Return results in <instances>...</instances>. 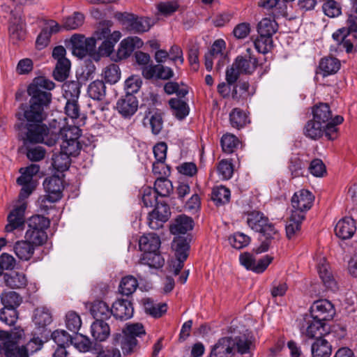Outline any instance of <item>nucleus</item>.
<instances>
[{
    "mask_svg": "<svg viewBox=\"0 0 357 357\" xmlns=\"http://www.w3.org/2000/svg\"><path fill=\"white\" fill-rule=\"evenodd\" d=\"M50 224V220L43 215H36L31 217L28 220L25 238L33 245L44 244L47 239L46 229Z\"/></svg>",
    "mask_w": 357,
    "mask_h": 357,
    "instance_id": "423d86ee",
    "label": "nucleus"
},
{
    "mask_svg": "<svg viewBox=\"0 0 357 357\" xmlns=\"http://www.w3.org/2000/svg\"><path fill=\"white\" fill-rule=\"evenodd\" d=\"M172 248L175 250L176 259L186 260L190 249L189 242L186 238L181 236L175 238L172 243Z\"/></svg>",
    "mask_w": 357,
    "mask_h": 357,
    "instance_id": "72a5a7b5",
    "label": "nucleus"
},
{
    "mask_svg": "<svg viewBox=\"0 0 357 357\" xmlns=\"http://www.w3.org/2000/svg\"><path fill=\"white\" fill-rule=\"evenodd\" d=\"M43 186L47 195L40 199V208L46 210L47 207L45 204L47 201L54 203L61 199L63 186L61 179L55 176L46 178L43 181Z\"/></svg>",
    "mask_w": 357,
    "mask_h": 357,
    "instance_id": "0eeeda50",
    "label": "nucleus"
},
{
    "mask_svg": "<svg viewBox=\"0 0 357 357\" xmlns=\"http://www.w3.org/2000/svg\"><path fill=\"white\" fill-rule=\"evenodd\" d=\"M24 25L19 20L11 22L9 26V33L10 40L13 43L22 40L25 37Z\"/></svg>",
    "mask_w": 357,
    "mask_h": 357,
    "instance_id": "864d4df0",
    "label": "nucleus"
},
{
    "mask_svg": "<svg viewBox=\"0 0 357 357\" xmlns=\"http://www.w3.org/2000/svg\"><path fill=\"white\" fill-rule=\"evenodd\" d=\"M105 320L96 319L91 324V335L96 340L105 341L110 334L109 324L105 322Z\"/></svg>",
    "mask_w": 357,
    "mask_h": 357,
    "instance_id": "bb28decb",
    "label": "nucleus"
},
{
    "mask_svg": "<svg viewBox=\"0 0 357 357\" xmlns=\"http://www.w3.org/2000/svg\"><path fill=\"white\" fill-rule=\"evenodd\" d=\"M33 321L38 328H44L46 326L50 324L52 321V317L50 310L45 307L36 309Z\"/></svg>",
    "mask_w": 357,
    "mask_h": 357,
    "instance_id": "58836bf2",
    "label": "nucleus"
},
{
    "mask_svg": "<svg viewBox=\"0 0 357 357\" xmlns=\"http://www.w3.org/2000/svg\"><path fill=\"white\" fill-rule=\"evenodd\" d=\"M54 83L45 77H36L27 89L31 97L29 105L22 104L16 114L20 121H26V132L23 137L24 145L43 143L54 146L59 139L55 133H50V128L43 122L47 118L45 109L52 100L51 93L47 91L54 88Z\"/></svg>",
    "mask_w": 357,
    "mask_h": 357,
    "instance_id": "f257e3e1",
    "label": "nucleus"
},
{
    "mask_svg": "<svg viewBox=\"0 0 357 357\" xmlns=\"http://www.w3.org/2000/svg\"><path fill=\"white\" fill-rule=\"evenodd\" d=\"M62 141L78 140L81 136V130L77 126L64 127L60 130Z\"/></svg>",
    "mask_w": 357,
    "mask_h": 357,
    "instance_id": "0e129e2a",
    "label": "nucleus"
},
{
    "mask_svg": "<svg viewBox=\"0 0 357 357\" xmlns=\"http://www.w3.org/2000/svg\"><path fill=\"white\" fill-rule=\"evenodd\" d=\"M81 148L78 140L62 141L60 144V150L70 157L77 155Z\"/></svg>",
    "mask_w": 357,
    "mask_h": 357,
    "instance_id": "bf43d9fd",
    "label": "nucleus"
},
{
    "mask_svg": "<svg viewBox=\"0 0 357 357\" xmlns=\"http://www.w3.org/2000/svg\"><path fill=\"white\" fill-rule=\"evenodd\" d=\"M160 237L155 233L144 234L139 240V247L143 253L158 251L160 247Z\"/></svg>",
    "mask_w": 357,
    "mask_h": 357,
    "instance_id": "aec40b11",
    "label": "nucleus"
},
{
    "mask_svg": "<svg viewBox=\"0 0 357 357\" xmlns=\"http://www.w3.org/2000/svg\"><path fill=\"white\" fill-rule=\"evenodd\" d=\"M139 263L143 265H147L149 267L159 268L165 264V259L158 251H151L146 253H142Z\"/></svg>",
    "mask_w": 357,
    "mask_h": 357,
    "instance_id": "7c9ffc66",
    "label": "nucleus"
},
{
    "mask_svg": "<svg viewBox=\"0 0 357 357\" xmlns=\"http://www.w3.org/2000/svg\"><path fill=\"white\" fill-rule=\"evenodd\" d=\"M322 8L325 15L330 17H337L341 14V7L334 0L326 1L323 4Z\"/></svg>",
    "mask_w": 357,
    "mask_h": 357,
    "instance_id": "774afa93",
    "label": "nucleus"
},
{
    "mask_svg": "<svg viewBox=\"0 0 357 357\" xmlns=\"http://www.w3.org/2000/svg\"><path fill=\"white\" fill-rule=\"evenodd\" d=\"M229 340H231V344H233L234 352L236 349L241 354L250 352L252 343L246 336H238L234 338L229 337Z\"/></svg>",
    "mask_w": 357,
    "mask_h": 357,
    "instance_id": "a19ab883",
    "label": "nucleus"
},
{
    "mask_svg": "<svg viewBox=\"0 0 357 357\" xmlns=\"http://www.w3.org/2000/svg\"><path fill=\"white\" fill-rule=\"evenodd\" d=\"M34 250V245L26 239L17 241L13 247L15 254L23 261H29L33 255Z\"/></svg>",
    "mask_w": 357,
    "mask_h": 357,
    "instance_id": "393cba45",
    "label": "nucleus"
},
{
    "mask_svg": "<svg viewBox=\"0 0 357 357\" xmlns=\"http://www.w3.org/2000/svg\"><path fill=\"white\" fill-rule=\"evenodd\" d=\"M234 354L229 337H224L213 346L209 357H231Z\"/></svg>",
    "mask_w": 357,
    "mask_h": 357,
    "instance_id": "a211bd4d",
    "label": "nucleus"
},
{
    "mask_svg": "<svg viewBox=\"0 0 357 357\" xmlns=\"http://www.w3.org/2000/svg\"><path fill=\"white\" fill-rule=\"evenodd\" d=\"M307 324L305 334L310 338H319L328 333V328L324 320L313 319L312 315L305 319Z\"/></svg>",
    "mask_w": 357,
    "mask_h": 357,
    "instance_id": "f8f14e48",
    "label": "nucleus"
},
{
    "mask_svg": "<svg viewBox=\"0 0 357 357\" xmlns=\"http://www.w3.org/2000/svg\"><path fill=\"white\" fill-rule=\"evenodd\" d=\"M259 65L257 58L253 51L248 47L245 52L236 56L232 65L226 70V81L229 84H234L241 74L252 75Z\"/></svg>",
    "mask_w": 357,
    "mask_h": 357,
    "instance_id": "7ed1b4c3",
    "label": "nucleus"
},
{
    "mask_svg": "<svg viewBox=\"0 0 357 357\" xmlns=\"http://www.w3.org/2000/svg\"><path fill=\"white\" fill-rule=\"evenodd\" d=\"M51 337L59 347H66L73 343V337L64 330L54 331Z\"/></svg>",
    "mask_w": 357,
    "mask_h": 357,
    "instance_id": "4d7b16f0",
    "label": "nucleus"
},
{
    "mask_svg": "<svg viewBox=\"0 0 357 357\" xmlns=\"http://www.w3.org/2000/svg\"><path fill=\"white\" fill-rule=\"evenodd\" d=\"M169 105L176 117L182 120L189 114V107L185 101L178 98H172L169 100Z\"/></svg>",
    "mask_w": 357,
    "mask_h": 357,
    "instance_id": "473e14b6",
    "label": "nucleus"
},
{
    "mask_svg": "<svg viewBox=\"0 0 357 357\" xmlns=\"http://www.w3.org/2000/svg\"><path fill=\"white\" fill-rule=\"evenodd\" d=\"M159 195L153 188L146 187L143 189L142 201L145 207H152L158 203L157 202Z\"/></svg>",
    "mask_w": 357,
    "mask_h": 357,
    "instance_id": "e2e57ef3",
    "label": "nucleus"
},
{
    "mask_svg": "<svg viewBox=\"0 0 357 357\" xmlns=\"http://www.w3.org/2000/svg\"><path fill=\"white\" fill-rule=\"evenodd\" d=\"M229 121L232 127L240 129L248 122L246 114L239 108H234L229 114Z\"/></svg>",
    "mask_w": 357,
    "mask_h": 357,
    "instance_id": "603ef678",
    "label": "nucleus"
},
{
    "mask_svg": "<svg viewBox=\"0 0 357 357\" xmlns=\"http://www.w3.org/2000/svg\"><path fill=\"white\" fill-rule=\"evenodd\" d=\"M5 284L10 289L24 288L27 284V279L23 273L13 272L3 274Z\"/></svg>",
    "mask_w": 357,
    "mask_h": 357,
    "instance_id": "b1692460",
    "label": "nucleus"
},
{
    "mask_svg": "<svg viewBox=\"0 0 357 357\" xmlns=\"http://www.w3.org/2000/svg\"><path fill=\"white\" fill-rule=\"evenodd\" d=\"M305 218L303 213L292 211L286 225V234L288 238H292L301 229V225Z\"/></svg>",
    "mask_w": 357,
    "mask_h": 357,
    "instance_id": "c85d7f7f",
    "label": "nucleus"
},
{
    "mask_svg": "<svg viewBox=\"0 0 357 357\" xmlns=\"http://www.w3.org/2000/svg\"><path fill=\"white\" fill-rule=\"evenodd\" d=\"M89 96L95 100H102L106 96V86L101 80H95L88 86Z\"/></svg>",
    "mask_w": 357,
    "mask_h": 357,
    "instance_id": "f704fd0d",
    "label": "nucleus"
},
{
    "mask_svg": "<svg viewBox=\"0 0 357 357\" xmlns=\"http://www.w3.org/2000/svg\"><path fill=\"white\" fill-rule=\"evenodd\" d=\"M312 357H330L332 353V346L324 336L314 340L311 346Z\"/></svg>",
    "mask_w": 357,
    "mask_h": 357,
    "instance_id": "5701e85b",
    "label": "nucleus"
},
{
    "mask_svg": "<svg viewBox=\"0 0 357 357\" xmlns=\"http://www.w3.org/2000/svg\"><path fill=\"white\" fill-rule=\"evenodd\" d=\"M138 287L137 279L132 275H127L121 279L119 284V291L125 296L132 295Z\"/></svg>",
    "mask_w": 357,
    "mask_h": 357,
    "instance_id": "c03bdc74",
    "label": "nucleus"
},
{
    "mask_svg": "<svg viewBox=\"0 0 357 357\" xmlns=\"http://www.w3.org/2000/svg\"><path fill=\"white\" fill-rule=\"evenodd\" d=\"M112 312L116 319L127 320L133 315L134 308L130 301L126 299H118L112 305Z\"/></svg>",
    "mask_w": 357,
    "mask_h": 357,
    "instance_id": "2eb2a0df",
    "label": "nucleus"
},
{
    "mask_svg": "<svg viewBox=\"0 0 357 357\" xmlns=\"http://www.w3.org/2000/svg\"><path fill=\"white\" fill-rule=\"evenodd\" d=\"M247 224L251 229L261 234L259 237L261 244L255 249V252L260 254L268 251L271 240L278 236V231L275 225L263 213L257 211H252L248 213Z\"/></svg>",
    "mask_w": 357,
    "mask_h": 357,
    "instance_id": "f03ea898",
    "label": "nucleus"
},
{
    "mask_svg": "<svg viewBox=\"0 0 357 357\" xmlns=\"http://www.w3.org/2000/svg\"><path fill=\"white\" fill-rule=\"evenodd\" d=\"M340 68V61L334 57H326L319 63V69L324 76L336 73Z\"/></svg>",
    "mask_w": 357,
    "mask_h": 357,
    "instance_id": "c9c22d12",
    "label": "nucleus"
},
{
    "mask_svg": "<svg viewBox=\"0 0 357 357\" xmlns=\"http://www.w3.org/2000/svg\"><path fill=\"white\" fill-rule=\"evenodd\" d=\"M16 307H3L0 310V320L8 326L16 323L18 316Z\"/></svg>",
    "mask_w": 357,
    "mask_h": 357,
    "instance_id": "052dcab7",
    "label": "nucleus"
},
{
    "mask_svg": "<svg viewBox=\"0 0 357 357\" xmlns=\"http://www.w3.org/2000/svg\"><path fill=\"white\" fill-rule=\"evenodd\" d=\"M91 313L95 319L107 320L112 314V308L102 301H95L91 308Z\"/></svg>",
    "mask_w": 357,
    "mask_h": 357,
    "instance_id": "c756f323",
    "label": "nucleus"
},
{
    "mask_svg": "<svg viewBox=\"0 0 357 357\" xmlns=\"http://www.w3.org/2000/svg\"><path fill=\"white\" fill-rule=\"evenodd\" d=\"M155 206V208L149 213L147 222L151 229H158L169 220L171 211L169 205L163 202H158Z\"/></svg>",
    "mask_w": 357,
    "mask_h": 357,
    "instance_id": "1a4fd4ad",
    "label": "nucleus"
},
{
    "mask_svg": "<svg viewBox=\"0 0 357 357\" xmlns=\"http://www.w3.org/2000/svg\"><path fill=\"white\" fill-rule=\"evenodd\" d=\"M121 37L120 31H115L112 33L109 38L103 40L102 44L99 47V51L102 54L109 55L114 50L115 44Z\"/></svg>",
    "mask_w": 357,
    "mask_h": 357,
    "instance_id": "09e8293b",
    "label": "nucleus"
},
{
    "mask_svg": "<svg viewBox=\"0 0 357 357\" xmlns=\"http://www.w3.org/2000/svg\"><path fill=\"white\" fill-rule=\"evenodd\" d=\"M70 69V62L68 59L58 61L53 72L55 79L59 82L64 81L68 77Z\"/></svg>",
    "mask_w": 357,
    "mask_h": 357,
    "instance_id": "8fccbe9b",
    "label": "nucleus"
},
{
    "mask_svg": "<svg viewBox=\"0 0 357 357\" xmlns=\"http://www.w3.org/2000/svg\"><path fill=\"white\" fill-rule=\"evenodd\" d=\"M16 259L10 254L3 252L0 255V271L3 275V271H12L16 268Z\"/></svg>",
    "mask_w": 357,
    "mask_h": 357,
    "instance_id": "338daca9",
    "label": "nucleus"
},
{
    "mask_svg": "<svg viewBox=\"0 0 357 357\" xmlns=\"http://www.w3.org/2000/svg\"><path fill=\"white\" fill-rule=\"evenodd\" d=\"M80 83L79 81H68L63 84V96L68 100H78L80 94Z\"/></svg>",
    "mask_w": 357,
    "mask_h": 357,
    "instance_id": "37998d69",
    "label": "nucleus"
},
{
    "mask_svg": "<svg viewBox=\"0 0 357 357\" xmlns=\"http://www.w3.org/2000/svg\"><path fill=\"white\" fill-rule=\"evenodd\" d=\"M218 172L222 178L225 180L229 179L234 173L232 162L227 159L220 160L218 165Z\"/></svg>",
    "mask_w": 357,
    "mask_h": 357,
    "instance_id": "69168bd1",
    "label": "nucleus"
},
{
    "mask_svg": "<svg viewBox=\"0 0 357 357\" xmlns=\"http://www.w3.org/2000/svg\"><path fill=\"white\" fill-rule=\"evenodd\" d=\"M277 22L270 18H264L258 24L257 31L259 35L273 38V36L277 32Z\"/></svg>",
    "mask_w": 357,
    "mask_h": 357,
    "instance_id": "ea45409f",
    "label": "nucleus"
},
{
    "mask_svg": "<svg viewBox=\"0 0 357 357\" xmlns=\"http://www.w3.org/2000/svg\"><path fill=\"white\" fill-rule=\"evenodd\" d=\"M312 116L314 121L324 126L333 119L330 106L327 103H319L312 107Z\"/></svg>",
    "mask_w": 357,
    "mask_h": 357,
    "instance_id": "4be33fe9",
    "label": "nucleus"
},
{
    "mask_svg": "<svg viewBox=\"0 0 357 357\" xmlns=\"http://www.w3.org/2000/svg\"><path fill=\"white\" fill-rule=\"evenodd\" d=\"M250 84L246 81H239L233 86L231 92V98L236 102H243L253 95L250 91Z\"/></svg>",
    "mask_w": 357,
    "mask_h": 357,
    "instance_id": "a878e982",
    "label": "nucleus"
},
{
    "mask_svg": "<svg viewBox=\"0 0 357 357\" xmlns=\"http://www.w3.org/2000/svg\"><path fill=\"white\" fill-rule=\"evenodd\" d=\"M84 22V15L75 12L71 16L63 19L62 26L66 30H74L80 27Z\"/></svg>",
    "mask_w": 357,
    "mask_h": 357,
    "instance_id": "3c124183",
    "label": "nucleus"
},
{
    "mask_svg": "<svg viewBox=\"0 0 357 357\" xmlns=\"http://www.w3.org/2000/svg\"><path fill=\"white\" fill-rule=\"evenodd\" d=\"M273 38L259 35L258 38L255 40L254 45L255 49L259 53L266 54L273 47Z\"/></svg>",
    "mask_w": 357,
    "mask_h": 357,
    "instance_id": "13d9d810",
    "label": "nucleus"
},
{
    "mask_svg": "<svg viewBox=\"0 0 357 357\" xmlns=\"http://www.w3.org/2000/svg\"><path fill=\"white\" fill-rule=\"evenodd\" d=\"M230 190L225 186L220 185L213 188L211 199L217 206L224 205L229 202Z\"/></svg>",
    "mask_w": 357,
    "mask_h": 357,
    "instance_id": "4c0bfd02",
    "label": "nucleus"
},
{
    "mask_svg": "<svg viewBox=\"0 0 357 357\" xmlns=\"http://www.w3.org/2000/svg\"><path fill=\"white\" fill-rule=\"evenodd\" d=\"M314 199V195L307 190L303 189L295 192L291 198V205L294 209L292 211L303 213L312 207Z\"/></svg>",
    "mask_w": 357,
    "mask_h": 357,
    "instance_id": "9b49d317",
    "label": "nucleus"
},
{
    "mask_svg": "<svg viewBox=\"0 0 357 357\" xmlns=\"http://www.w3.org/2000/svg\"><path fill=\"white\" fill-rule=\"evenodd\" d=\"M238 139L234 135L225 134L221 138L222 151L226 153H234L239 145Z\"/></svg>",
    "mask_w": 357,
    "mask_h": 357,
    "instance_id": "5fc2aeb1",
    "label": "nucleus"
},
{
    "mask_svg": "<svg viewBox=\"0 0 357 357\" xmlns=\"http://www.w3.org/2000/svg\"><path fill=\"white\" fill-rule=\"evenodd\" d=\"M356 231V222L353 218L349 217L340 220L335 227V235L342 240L351 238Z\"/></svg>",
    "mask_w": 357,
    "mask_h": 357,
    "instance_id": "ddd939ff",
    "label": "nucleus"
},
{
    "mask_svg": "<svg viewBox=\"0 0 357 357\" xmlns=\"http://www.w3.org/2000/svg\"><path fill=\"white\" fill-rule=\"evenodd\" d=\"M137 108L138 100L135 96L131 94L126 95L116 103L118 112L126 118L132 116L137 112Z\"/></svg>",
    "mask_w": 357,
    "mask_h": 357,
    "instance_id": "dca6fc26",
    "label": "nucleus"
},
{
    "mask_svg": "<svg viewBox=\"0 0 357 357\" xmlns=\"http://www.w3.org/2000/svg\"><path fill=\"white\" fill-rule=\"evenodd\" d=\"M231 245L238 250L242 249L250 243V237L242 232H236L229 238Z\"/></svg>",
    "mask_w": 357,
    "mask_h": 357,
    "instance_id": "680f3d73",
    "label": "nucleus"
},
{
    "mask_svg": "<svg viewBox=\"0 0 357 357\" xmlns=\"http://www.w3.org/2000/svg\"><path fill=\"white\" fill-rule=\"evenodd\" d=\"M335 314L334 306L326 299L316 301L310 307V315L313 319L328 321Z\"/></svg>",
    "mask_w": 357,
    "mask_h": 357,
    "instance_id": "9d476101",
    "label": "nucleus"
},
{
    "mask_svg": "<svg viewBox=\"0 0 357 357\" xmlns=\"http://www.w3.org/2000/svg\"><path fill=\"white\" fill-rule=\"evenodd\" d=\"M125 22L128 24V28L135 33L148 31L153 24V20L151 18L135 17L133 15H127Z\"/></svg>",
    "mask_w": 357,
    "mask_h": 357,
    "instance_id": "4468645a",
    "label": "nucleus"
},
{
    "mask_svg": "<svg viewBox=\"0 0 357 357\" xmlns=\"http://www.w3.org/2000/svg\"><path fill=\"white\" fill-rule=\"evenodd\" d=\"M142 45L143 41L139 37H128L120 43L117 56L119 59H126L136 48H140Z\"/></svg>",
    "mask_w": 357,
    "mask_h": 357,
    "instance_id": "f3484780",
    "label": "nucleus"
},
{
    "mask_svg": "<svg viewBox=\"0 0 357 357\" xmlns=\"http://www.w3.org/2000/svg\"><path fill=\"white\" fill-rule=\"evenodd\" d=\"M73 53L79 58L92 55L96 51L95 39L75 33L70 38Z\"/></svg>",
    "mask_w": 357,
    "mask_h": 357,
    "instance_id": "6e6552de",
    "label": "nucleus"
},
{
    "mask_svg": "<svg viewBox=\"0 0 357 357\" xmlns=\"http://www.w3.org/2000/svg\"><path fill=\"white\" fill-rule=\"evenodd\" d=\"M19 195L20 204L10 212L8 215V224L5 227L6 232H13L15 229H22L25 225L24 213L26 209V203L24 201L33 192L31 184L22 185Z\"/></svg>",
    "mask_w": 357,
    "mask_h": 357,
    "instance_id": "39448f33",
    "label": "nucleus"
},
{
    "mask_svg": "<svg viewBox=\"0 0 357 357\" xmlns=\"http://www.w3.org/2000/svg\"><path fill=\"white\" fill-rule=\"evenodd\" d=\"M102 76L107 83L116 84L121 77V70L119 66L114 63L107 66L102 72Z\"/></svg>",
    "mask_w": 357,
    "mask_h": 357,
    "instance_id": "6e6d98bb",
    "label": "nucleus"
},
{
    "mask_svg": "<svg viewBox=\"0 0 357 357\" xmlns=\"http://www.w3.org/2000/svg\"><path fill=\"white\" fill-rule=\"evenodd\" d=\"M317 271L320 278L326 288L331 290L337 289V284L329 271V265L326 263L324 258L320 259L317 264Z\"/></svg>",
    "mask_w": 357,
    "mask_h": 357,
    "instance_id": "412c9836",
    "label": "nucleus"
},
{
    "mask_svg": "<svg viewBox=\"0 0 357 357\" xmlns=\"http://www.w3.org/2000/svg\"><path fill=\"white\" fill-rule=\"evenodd\" d=\"M324 126L312 119L306 123L303 129L304 135L310 139L317 140L323 136Z\"/></svg>",
    "mask_w": 357,
    "mask_h": 357,
    "instance_id": "2f4dec72",
    "label": "nucleus"
},
{
    "mask_svg": "<svg viewBox=\"0 0 357 357\" xmlns=\"http://www.w3.org/2000/svg\"><path fill=\"white\" fill-rule=\"evenodd\" d=\"M344 121L342 116L336 115L333 119L324 126V134L329 140H334L337 137V126L341 124Z\"/></svg>",
    "mask_w": 357,
    "mask_h": 357,
    "instance_id": "de8ad7c7",
    "label": "nucleus"
},
{
    "mask_svg": "<svg viewBox=\"0 0 357 357\" xmlns=\"http://www.w3.org/2000/svg\"><path fill=\"white\" fill-rule=\"evenodd\" d=\"M144 310L147 314L158 318L162 317L167 312V305L166 303H154L147 298L144 302Z\"/></svg>",
    "mask_w": 357,
    "mask_h": 357,
    "instance_id": "a18cd8bd",
    "label": "nucleus"
},
{
    "mask_svg": "<svg viewBox=\"0 0 357 357\" xmlns=\"http://www.w3.org/2000/svg\"><path fill=\"white\" fill-rule=\"evenodd\" d=\"M146 331L142 324L135 323L127 324L123 330V334H116L114 342L121 346L124 356L130 355L135 352L138 348L137 337L145 335Z\"/></svg>",
    "mask_w": 357,
    "mask_h": 357,
    "instance_id": "20e7f679",
    "label": "nucleus"
},
{
    "mask_svg": "<svg viewBox=\"0 0 357 357\" xmlns=\"http://www.w3.org/2000/svg\"><path fill=\"white\" fill-rule=\"evenodd\" d=\"M1 302L5 307H17L22 298L19 294L13 291H5L1 296Z\"/></svg>",
    "mask_w": 357,
    "mask_h": 357,
    "instance_id": "79ce46f5",
    "label": "nucleus"
},
{
    "mask_svg": "<svg viewBox=\"0 0 357 357\" xmlns=\"http://www.w3.org/2000/svg\"><path fill=\"white\" fill-rule=\"evenodd\" d=\"M52 167L58 172H63L67 170L70 165V156L66 154L60 150L59 153H55L52 155Z\"/></svg>",
    "mask_w": 357,
    "mask_h": 357,
    "instance_id": "e433bc0d",
    "label": "nucleus"
},
{
    "mask_svg": "<svg viewBox=\"0 0 357 357\" xmlns=\"http://www.w3.org/2000/svg\"><path fill=\"white\" fill-rule=\"evenodd\" d=\"M193 228V220L190 217L185 215L177 216L172 222L169 227L170 232L172 234H184Z\"/></svg>",
    "mask_w": 357,
    "mask_h": 357,
    "instance_id": "6ab92c4d",
    "label": "nucleus"
},
{
    "mask_svg": "<svg viewBox=\"0 0 357 357\" xmlns=\"http://www.w3.org/2000/svg\"><path fill=\"white\" fill-rule=\"evenodd\" d=\"M153 189L161 197L169 196L174 190L172 182L162 176L155 180Z\"/></svg>",
    "mask_w": 357,
    "mask_h": 357,
    "instance_id": "49530a36",
    "label": "nucleus"
},
{
    "mask_svg": "<svg viewBox=\"0 0 357 357\" xmlns=\"http://www.w3.org/2000/svg\"><path fill=\"white\" fill-rule=\"evenodd\" d=\"M22 349H27L24 346L20 347L16 341L10 339V336L0 343L1 357H17Z\"/></svg>",
    "mask_w": 357,
    "mask_h": 357,
    "instance_id": "cd10ccee",
    "label": "nucleus"
}]
</instances>
